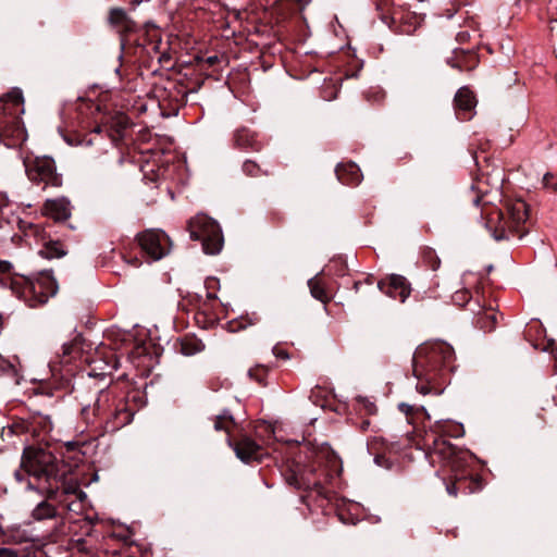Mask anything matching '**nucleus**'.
Masks as SVG:
<instances>
[{"label":"nucleus","mask_w":557,"mask_h":557,"mask_svg":"<svg viewBox=\"0 0 557 557\" xmlns=\"http://www.w3.org/2000/svg\"><path fill=\"white\" fill-rule=\"evenodd\" d=\"M242 170L247 176H251V177H257V176H260L261 174H264V175L268 174L267 172H263L261 170L260 165L257 162L249 160V159H247L243 163Z\"/></svg>","instance_id":"35"},{"label":"nucleus","mask_w":557,"mask_h":557,"mask_svg":"<svg viewBox=\"0 0 557 557\" xmlns=\"http://www.w3.org/2000/svg\"><path fill=\"white\" fill-rule=\"evenodd\" d=\"M377 288L386 296L405 302L411 294L410 282L400 274H387L377 282Z\"/></svg>","instance_id":"16"},{"label":"nucleus","mask_w":557,"mask_h":557,"mask_svg":"<svg viewBox=\"0 0 557 557\" xmlns=\"http://www.w3.org/2000/svg\"><path fill=\"white\" fill-rule=\"evenodd\" d=\"M436 431L428 434V440H432L431 458L443 463L448 468L450 482L446 483V491L451 496L458 493L471 494L478 492L483 486L482 478L473 471L471 463L474 455L468 449H461L453 445L445 437H461L465 435V429L461 423L455 421L437 422Z\"/></svg>","instance_id":"3"},{"label":"nucleus","mask_w":557,"mask_h":557,"mask_svg":"<svg viewBox=\"0 0 557 557\" xmlns=\"http://www.w3.org/2000/svg\"><path fill=\"white\" fill-rule=\"evenodd\" d=\"M470 38V34L467 30L459 32L456 36V40L460 44L468 41Z\"/></svg>","instance_id":"43"},{"label":"nucleus","mask_w":557,"mask_h":557,"mask_svg":"<svg viewBox=\"0 0 557 557\" xmlns=\"http://www.w3.org/2000/svg\"><path fill=\"white\" fill-rule=\"evenodd\" d=\"M260 321L257 313L242 315L237 319H233L226 323V330L231 333H237L244 331L249 325H256Z\"/></svg>","instance_id":"26"},{"label":"nucleus","mask_w":557,"mask_h":557,"mask_svg":"<svg viewBox=\"0 0 557 557\" xmlns=\"http://www.w3.org/2000/svg\"><path fill=\"white\" fill-rule=\"evenodd\" d=\"M120 360L119 358L110 352L106 355L103 358H94L90 362V371L87 373L88 379H92L96 376H101L104 379L107 375H111L112 371L119 369Z\"/></svg>","instance_id":"22"},{"label":"nucleus","mask_w":557,"mask_h":557,"mask_svg":"<svg viewBox=\"0 0 557 557\" xmlns=\"http://www.w3.org/2000/svg\"><path fill=\"white\" fill-rule=\"evenodd\" d=\"M337 180L344 185L356 186L361 182L362 174L355 162L338 163L335 168Z\"/></svg>","instance_id":"23"},{"label":"nucleus","mask_w":557,"mask_h":557,"mask_svg":"<svg viewBox=\"0 0 557 557\" xmlns=\"http://www.w3.org/2000/svg\"><path fill=\"white\" fill-rule=\"evenodd\" d=\"M497 218L503 222L502 234L496 239L508 238L505 232L522 238L529 233L530 206L522 199L507 200L505 211L497 210Z\"/></svg>","instance_id":"13"},{"label":"nucleus","mask_w":557,"mask_h":557,"mask_svg":"<svg viewBox=\"0 0 557 557\" xmlns=\"http://www.w3.org/2000/svg\"><path fill=\"white\" fill-rule=\"evenodd\" d=\"M490 149V143L486 140L484 143H480L476 148H474V145H470L469 151L471 153V157L478 168V171L480 172V175L476 177V184L472 185V189H476L481 195H476L473 199V203L475 206H479L483 196L487 194V189H483L482 184L484 183L483 178L485 177V174L483 172V165L482 162L487 163L488 162V156L486 152ZM486 184H488L487 180L485 181Z\"/></svg>","instance_id":"18"},{"label":"nucleus","mask_w":557,"mask_h":557,"mask_svg":"<svg viewBox=\"0 0 557 557\" xmlns=\"http://www.w3.org/2000/svg\"><path fill=\"white\" fill-rule=\"evenodd\" d=\"M308 286L310 289V294L313 298L317 300H320L323 304H326L330 301V296L326 293L325 287L323 286L319 275L310 278L308 281Z\"/></svg>","instance_id":"29"},{"label":"nucleus","mask_w":557,"mask_h":557,"mask_svg":"<svg viewBox=\"0 0 557 557\" xmlns=\"http://www.w3.org/2000/svg\"><path fill=\"white\" fill-rule=\"evenodd\" d=\"M475 106L476 99L473 91L467 86L459 88L454 98L457 119L469 121L473 115Z\"/></svg>","instance_id":"19"},{"label":"nucleus","mask_w":557,"mask_h":557,"mask_svg":"<svg viewBox=\"0 0 557 557\" xmlns=\"http://www.w3.org/2000/svg\"><path fill=\"white\" fill-rule=\"evenodd\" d=\"M108 23L120 35V66L116 74L132 79L143 75V69H150L154 54L160 52L162 35L152 23L138 25L123 8H111Z\"/></svg>","instance_id":"2"},{"label":"nucleus","mask_w":557,"mask_h":557,"mask_svg":"<svg viewBox=\"0 0 557 557\" xmlns=\"http://www.w3.org/2000/svg\"><path fill=\"white\" fill-rule=\"evenodd\" d=\"M398 409L399 411L406 414L407 421L410 424L416 423V416H424L426 418H430L423 406L417 407L406 403H400L398 404Z\"/></svg>","instance_id":"31"},{"label":"nucleus","mask_w":557,"mask_h":557,"mask_svg":"<svg viewBox=\"0 0 557 557\" xmlns=\"http://www.w3.org/2000/svg\"><path fill=\"white\" fill-rule=\"evenodd\" d=\"M374 461L376 465H379L381 467L389 468L388 461L384 455H376L374 458Z\"/></svg>","instance_id":"44"},{"label":"nucleus","mask_w":557,"mask_h":557,"mask_svg":"<svg viewBox=\"0 0 557 557\" xmlns=\"http://www.w3.org/2000/svg\"><path fill=\"white\" fill-rule=\"evenodd\" d=\"M546 349L549 350L552 356L557 360V343L554 339L547 342Z\"/></svg>","instance_id":"42"},{"label":"nucleus","mask_w":557,"mask_h":557,"mask_svg":"<svg viewBox=\"0 0 557 557\" xmlns=\"http://www.w3.org/2000/svg\"><path fill=\"white\" fill-rule=\"evenodd\" d=\"M348 270L347 262L342 256L334 257L323 268L322 274L344 276Z\"/></svg>","instance_id":"28"},{"label":"nucleus","mask_w":557,"mask_h":557,"mask_svg":"<svg viewBox=\"0 0 557 557\" xmlns=\"http://www.w3.org/2000/svg\"><path fill=\"white\" fill-rule=\"evenodd\" d=\"M362 282L361 281H355L354 284H352V288L355 289L356 293L359 292V287L361 286Z\"/></svg>","instance_id":"51"},{"label":"nucleus","mask_w":557,"mask_h":557,"mask_svg":"<svg viewBox=\"0 0 557 557\" xmlns=\"http://www.w3.org/2000/svg\"><path fill=\"white\" fill-rule=\"evenodd\" d=\"M193 240H200L207 255H218L223 248L224 237L220 224L206 214H199L188 222Z\"/></svg>","instance_id":"11"},{"label":"nucleus","mask_w":557,"mask_h":557,"mask_svg":"<svg viewBox=\"0 0 557 557\" xmlns=\"http://www.w3.org/2000/svg\"><path fill=\"white\" fill-rule=\"evenodd\" d=\"M27 178L42 189L61 187L63 175L58 172L55 160L50 156L26 157L23 161Z\"/></svg>","instance_id":"12"},{"label":"nucleus","mask_w":557,"mask_h":557,"mask_svg":"<svg viewBox=\"0 0 557 557\" xmlns=\"http://www.w3.org/2000/svg\"><path fill=\"white\" fill-rule=\"evenodd\" d=\"M232 141L234 148L244 151L260 152L263 149V143L258 134L245 126L235 129Z\"/></svg>","instance_id":"20"},{"label":"nucleus","mask_w":557,"mask_h":557,"mask_svg":"<svg viewBox=\"0 0 557 557\" xmlns=\"http://www.w3.org/2000/svg\"><path fill=\"white\" fill-rule=\"evenodd\" d=\"M202 82L197 84V87H188L182 81L169 79L164 85H156L152 89V96L158 101L161 114L165 117L175 116L180 110L186 104L188 94L196 91Z\"/></svg>","instance_id":"10"},{"label":"nucleus","mask_w":557,"mask_h":557,"mask_svg":"<svg viewBox=\"0 0 557 557\" xmlns=\"http://www.w3.org/2000/svg\"><path fill=\"white\" fill-rule=\"evenodd\" d=\"M100 112V106L99 104H96L95 102L92 101H89V102H85L83 104H81L78 107V115L83 116V115H88V114H91L94 115L95 113H99Z\"/></svg>","instance_id":"37"},{"label":"nucleus","mask_w":557,"mask_h":557,"mask_svg":"<svg viewBox=\"0 0 557 557\" xmlns=\"http://www.w3.org/2000/svg\"><path fill=\"white\" fill-rule=\"evenodd\" d=\"M69 473V465L50 450L28 445L23 449L20 469L14 472V478L17 482L27 481V490L55 499L60 490L65 494L75 492L67 485Z\"/></svg>","instance_id":"5"},{"label":"nucleus","mask_w":557,"mask_h":557,"mask_svg":"<svg viewBox=\"0 0 557 557\" xmlns=\"http://www.w3.org/2000/svg\"><path fill=\"white\" fill-rule=\"evenodd\" d=\"M12 292L22 299L28 307L37 308L47 304L59 289V285L52 275L51 270L38 273L35 278L20 276L11 282Z\"/></svg>","instance_id":"8"},{"label":"nucleus","mask_w":557,"mask_h":557,"mask_svg":"<svg viewBox=\"0 0 557 557\" xmlns=\"http://www.w3.org/2000/svg\"><path fill=\"white\" fill-rule=\"evenodd\" d=\"M135 240L140 248L143 256L150 261H158L169 255L171 250V239L168 234L161 230H146L136 235Z\"/></svg>","instance_id":"15"},{"label":"nucleus","mask_w":557,"mask_h":557,"mask_svg":"<svg viewBox=\"0 0 557 557\" xmlns=\"http://www.w3.org/2000/svg\"><path fill=\"white\" fill-rule=\"evenodd\" d=\"M471 299V293L468 289H460L453 294L451 300L455 306L463 308Z\"/></svg>","instance_id":"36"},{"label":"nucleus","mask_w":557,"mask_h":557,"mask_svg":"<svg viewBox=\"0 0 557 557\" xmlns=\"http://www.w3.org/2000/svg\"><path fill=\"white\" fill-rule=\"evenodd\" d=\"M44 211L55 221H65L71 215L70 202L64 198L47 200L44 205Z\"/></svg>","instance_id":"24"},{"label":"nucleus","mask_w":557,"mask_h":557,"mask_svg":"<svg viewBox=\"0 0 557 557\" xmlns=\"http://www.w3.org/2000/svg\"><path fill=\"white\" fill-rule=\"evenodd\" d=\"M53 424L49 416L40 412H32L26 417L12 418L3 429L9 435H29L30 438L40 442L52 431Z\"/></svg>","instance_id":"14"},{"label":"nucleus","mask_w":557,"mask_h":557,"mask_svg":"<svg viewBox=\"0 0 557 557\" xmlns=\"http://www.w3.org/2000/svg\"><path fill=\"white\" fill-rule=\"evenodd\" d=\"M0 557H21L18 550L10 547H0Z\"/></svg>","instance_id":"41"},{"label":"nucleus","mask_w":557,"mask_h":557,"mask_svg":"<svg viewBox=\"0 0 557 557\" xmlns=\"http://www.w3.org/2000/svg\"><path fill=\"white\" fill-rule=\"evenodd\" d=\"M273 354L278 359L287 360L290 358L288 351L285 348H283L281 345H275L273 347Z\"/></svg>","instance_id":"40"},{"label":"nucleus","mask_w":557,"mask_h":557,"mask_svg":"<svg viewBox=\"0 0 557 557\" xmlns=\"http://www.w3.org/2000/svg\"><path fill=\"white\" fill-rule=\"evenodd\" d=\"M127 262H129L134 267H139L141 264V260L137 257L127 260Z\"/></svg>","instance_id":"48"},{"label":"nucleus","mask_w":557,"mask_h":557,"mask_svg":"<svg viewBox=\"0 0 557 557\" xmlns=\"http://www.w3.org/2000/svg\"><path fill=\"white\" fill-rule=\"evenodd\" d=\"M163 58H164V55H161V57L159 58V62H162V61H163Z\"/></svg>","instance_id":"52"},{"label":"nucleus","mask_w":557,"mask_h":557,"mask_svg":"<svg viewBox=\"0 0 557 557\" xmlns=\"http://www.w3.org/2000/svg\"><path fill=\"white\" fill-rule=\"evenodd\" d=\"M543 185L547 189H552L554 191H557V174L547 172L543 176Z\"/></svg>","instance_id":"39"},{"label":"nucleus","mask_w":557,"mask_h":557,"mask_svg":"<svg viewBox=\"0 0 557 557\" xmlns=\"http://www.w3.org/2000/svg\"><path fill=\"white\" fill-rule=\"evenodd\" d=\"M205 287L207 288V297L208 299H215L216 295L212 292L219 287V280L216 277H208L205 281Z\"/></svg>","instance_id":"38"},{"label":"nucleus","mask_w":557,"mask_h":557,"mask_svg":"<svg viewBox=\"0 0 557 557\" xmlns=\"http://www.w3.org/2000/svg\"><path fill=\"white\" fill-rule=\"evenodd\" d=\"M46 498L37 504V506L32 511V517L37 521H42L47 519H57L59 517L58 509L54 505L50 503L52 500L51 498H48L47 495H45ZM54 500H59V494L57 495V498Z\"/></svg>","instance_id":"25"},{"label":"nucleus","mask_w":557,"mask_h":557,"mask_svg":"<svg viewBox=\"0 0 557 557\" xmlns=\"http://www.w3.org/2000/svg\"><path fill=\"white\" fill-rule=\"evenodd\" d=\"M421 258L423 263L432 271H436L441 267V259L431 247L425 246L421 249Z\"/></svg>","instance_id":"32"},{"label":"nucleus","mask_w":557,"mask_h":557,"mask_svg":"<svg viewBox=\"0 0 557 557\" xmlns=\"http://www.w3.org/2000/svg\"><path fill=\"white\" fill-rule=\"evenodd\" d=\"M364 409L368 414H374L376 412V406L370 401L364 404Z\"/></svg>","instance_id":"46"},{"label":"nucleus","mask_w":557,"mask_h":557,"mask_svg":"<svg viewBox=\"0 0 557 557\" xmlns=\"http://www.w3.org/2000/svg\"><path fill=\"white\" fill-rule=\"evenodd\" d=\"M232 414L224 412L214 420L216 431L227 433V443L236 457L245 463L263 462L272 459L286 484L297 491H302L301 503H306L310 492L318 496L330 498L333 481L342 471L343 465L338 455L330 447H322L318 451L304 453L298 444H285L275 448V456H270L265 449L247 434L232 435L231 429L235 425Z\"/></svg>","instance_id":"1"},{"label":"nucleus","mask_w":557,"mask_h":557,"mask_svg":"<svg viewBox=\"0 0 557 557\" xmlns=\"http://www.w3.org/2000/svg\"><path fill=\"white\" fill-rule=\"evenodd\" d=\"M374 276L373 275H368L364 280V283L368 284V285H373L374 284Z\"/></svg>","instance_id":"50"},{"label":"nucleus","mask_w":557,"mask_h":557,"mask_svg":"<svg viewBox=\"0 0 557 557\" xmlns=\"http://www.w3.org/2000/svg\"><path fill=\"white\" fill-rule=\"evenodd\" d=\"M12 269V265L8 261L0 260V273H8Z\"/></svg>","instance_id":"45"},{"label":"nucleus","mask_w":557,"mask_h":557,"mask_svg":"<svg viewBox=\"0 0 557 557\" xmlns=\"http://www.w3.org/2000/svg\"><path fill=\"white\" fill-rule=\"evenodd\" d=\"M205 349V344L196 336H187L181 342V351L185 356H191Z\"/></svg>","instance_id":"30"},{"label":"nucleus","mask_w":557,"mask_h":557,"mask_svg":"<svg viewBox=\"0 0 557 557\" xmlns=\"http://www.w3.org/2000/svg\"><path fill=\"white\" fill-rule=\"evenodd\" d=\"M24 111L20 88H12L0 97V145L15 147L26 140L27 132L22 119Z\"/></svg>","instance_id":"7"},{"label":"nucleus","mask_w":557,"mask_h":557,"mask_svg":"<svg viewBox=\"0 0 557 557\" xmlns=\"http://www.w3.org/2000/svg\"><path fill=\"white\" fill-rule=\"evenodd\" d=\"M455 351L445 342L420 345L412 356V373L419 394L438 396L450 381L455 370Z\"/></svg>","instance_id":"6"},{"label":"nucleus","mask_w":557,"mask_h":557,"mask_svg":"<svg viewBox=\"0 0 557 557\" xmlns=\"http://www.w3.org/2000/svg\"><path fill=\"white\" fill-rule=\"evenodd\" d=\"M82 351V338L78 335L72 342L63 344L62 354L57 355L58 360L50 361V370L58 388L74 393L76 385H83L84 374L75 373L71 364L73 360L81 357Z\"/></svg>","instance_id":"9"},{"label":"nucleus","mask_w":557,"mask_h":557,"mask_svg":"<svg viewBox=\"0 0 557 557\" xmlns=\"http://www.w3.org/2000/svg\"><path fill=\"white\" fill-rule=\"evenodd\" d=\"M497 324V314L492 309H484L475 320L476 327L484 332H492Z\"/></svg>","instance_id":"27"},{"label":"nucleus","mask_w":557,"mask_h":557,"mask_svg":"<svg viewBox=\"0 0 557 557\" xmlns=\"http://www.w3.org/2000/svg\"><path fill=\"white\" fill-rule=\"evenodd\" d=\"M447 64L459 71H472L479 64V55L474 49L456 48L447 58Z\"/></svg>","instance_id":"21"},{"label":"nucleus","mask_w":557,"mask_h":557,"mask_svg":"<svg viewBox=\"0 0 557 557\" xmlns=\"http://www.w3.org/2000/svg\"><path fill=\"white\" fill-rule=\"evenodd\" d=\"M94 405L84 406L81 417L96 436L114 433L133 421L135 412L144 406L139 392H123L111 382L96 388Z\"/></svg>","instance_id":"4"},{"label":"nucleus","mask_w":557,"mask_h":557,"mask_svg":"<svg viewBox=\"0 0 557 557\" xmlns=\"http://www.w3.org/2000/svg\"><path fill=\"white\" fill-rule=\"evenodd\" d=\"M126 557H134V556H126Z\"/></svg>","instance_id":"53"},{"label":"nucleus","mask_w":557,"mask_h":557,"mask_svg":"<svg viewBox=\"0 0 557 557\" xmlns=\"http://www.w3.org/2000/svg\"><path fill=\"white\" fill-rule=\"evenodd\" d=\"M218 62H219V58H218V55H212V57H209V58L207 59V63H208L210 66L215 65Z\"/></svg>","instance_id":"47"},{"label":"nucleus","mask_w":557,"mask_h":557,"mask_svg":"<svg viewBox=\"0 0 557 557\" xmlns=\"http://www.w3.org/2000/svg\"><path fill=\"white\" fill-rule=\"evenodd\" d=\"M369 426H370V420H363V421L361 422V424H360V429H361L362 431H367V430L369 429Z\"/></svg>","instance_id":"49"},{"label":"nucleus","mask_w":557,"mask_h":557,"mask_svg":"<svg viewBox=\"0 0 557 557\" xmlns=\"http://www.w3.org/2000/svg\"><path fill=\"white\" fill-rule=\"evenodd\" d=\"M81 128L84 131L90 129L92 133L101 134L102 132H107L109 137L114 138V135L111 133V129L102 123H99L96 119H83L79 123Z\"/></svg>","instance_id":"33"},{"label":"nucleus","mask_w":557,"mask_h":557,"mask_svg":"<svg viewBox=\"0 0 557 557\" xmlns=\"http://www.w3.org/2000/svg\"><path fill=\"white\" fill-rule=\"evenodd\" d=\"M269 369L265 366L258 364L253 368H250L248 371V376L256 381L261 386H267V376Z\"/></svg>","instance_id":"34"},{"label":"nucleus","mask_w":557,"mask_h":557,"mask_svg":"<svg viewBox=\"0 0 557 557\" xmlns=\"http://www.w3.org/2000/svg\"><path fill=\"white\" fill-rule=\"evenodd\" d=\"M24 231L27 235L32 234L45 240L38 252L42 258L51 260L66 256L67 250L64 248V245L58 239H51L50 237L47 239L46 232L41 226L28 223Z\"/></svg>","instance_id":"17"}]
</instances>
